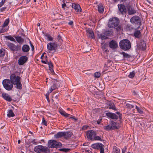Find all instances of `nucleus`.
Here are the masks:
<instances>
[{
	"instance_id": "nucleus-1",
	"label": "nucleus",
	"mask_w": 153,
	"mask_h": 153,
	"mask_svg": "<svg viewBox=\"0 0 153 153\" xmlns=\"http://www.w3.org/2000/svg\"><path fill=\"white\" fill-rule=\"evenodd\" d=\"M21 78L18 76H16L14 74H11L10 76V81L13 85H16V88L21 90L22 88V86L21 82Z\"/></svg>"
},
{
	"instance_id": "nucleus-2",
	"label": "nucleus",
	"mask_w": 153,
	"mask_h": 153,
	"mask_svg": "<svg viewBox=\"0 0 153 153\" xmlns=\"http://www.w3.org/2000/svg\"><path fill=\"white\" fill-rule=\"evenodd\" d=\"M119 45L120 48L124 51L129 50L131 46V42L128 39H124L121 40Z\"/></svg>"
},
{
	"instance_id": "nucleus-3",
	"label": "nucleus",
	"mask_w": 153,
	"mask_h": 153,
	"mask_svg": "<svg viewBox=\"0 0 153 153\" xmlns=\"http://www.w3.org/2000/svg\"><path fill=\"white\" fill-rule=\"evenodd\" d=\"M120 24V20L117 17H112L110 18L108 24V26L110 28L116 27Z\"/></svg>"
},
{
	"instance_id": "nucleus-4",
	"label": "nucleus",
	"mask_w": 153,
	"mask_h": 153,
	"mask_svg": "<svg viewBox=\"0 0 153 153\" xmlns=\"http://www.w3.org/2000/svg\"><path fill=\"white\" fill-rule=\"evenodd\" d=\"M34 151L37 153H49L50 151L48 147H44L42 145H38L34 148Z\"/></svg>"
},
{
	"instance_id": "nucleus-5",
	"label": "nucleus",
	"mask_w": 153,
	"mask_h": 153,
	"mask_svg": "<svg viewBox=\"0 0 153 153\" xmlns=\"http://www.w3.org/2000/svg\"><path fill=\"white\" fill-rule=\"evenodd\" d=\"M62 146V143L57 142L55 140H50L48 141V147L49 148H55L57 149Z\"/></svg>"
},
{
	"instance_id": "nucleus-6",
	"label": "nucleus",
	"mask_w": 153,
	"mask_h": 153,
	"mask_svg": "<svg viewBox=\"0 0 153 153\" xmlns=\"http://www.w3.org/2000/svg\"><path fill=\"white\" fill-rule=\"evenodd\" d=\"M2 84L4 88L7 91H10L13 88V85L9 79H4L2 82Z\"/></svg>"
},
{
	"instance_id": "nucleus-7",
	"label": "nucleus",
	"mask_w": 153,
	"mask_h": 153,
	"mask_svg": "<svg viewBox=\"0 0 153 153\" xmlns=\"http://www.w3.org/2000/svg\"><path fill=\"white\" fill-rule=\"evenodd\" d=\"M131 22L134 25H137V28H138L141 25V20L140 18L137 16L132 17L130 19Z\"/></svg>"
},
{
	"instance_id": "nucleus-8",
	"label": "nucleus",
	"mask_w": 153,
	"mask_h": 153,
	"mask_svg": "<svg viewBox=\"0 0 153 153\" xmlns=\"http://www.w3.org/2000/svg\"><path fill=\"white\" fill-rule=\"evenodd\" d=\"M91 147L95 149L100 150V153H104V146L101 143H96L91 145Z\"/></svg>"
},
{
	"instance_id": "nucleus-9",
	"label": "nucleus",
	"mask_w": 153,
	"mask_h": 153,
	"mask_svg": "<svg viewBox=\"0 0 153 153\" xmlns=\"http://www.w3.org/2000/svg\"><path fill=\"white\" fill-rule=\"evenodd\" d=\"M97 131L93 130H90L87 131L86 135L89 140L93 141L94 137L97 134Z\"/></svg>"
},
{
	"instance_id": "nucleus-10",
	"label": "nucleus",
	"mask_w": 153,
	"mask_h": 153,
	"mask_svg": "<svg viewBox=\"0 0 153 153\" xmlns=\"http://www.w3.org/2000/svg\"><path fill=\"white\" fill-rule=\"evenodd\" d=\"M7 45L10 49L13 51H17L20 50L21 47L18 45L16 46L14 44L10 42L7 43Z\"/></svg>"
},
{
	"instance_id": "nucleus-11",
	"label": "nucleus",
	"mask_w": 153,
	"mask_h": 153,
	"mask_svg": "<svg viewBox=\"0 0 153 153\" xmlns=\"http://www.w3.org/2000/svg\"><path fill=\"white\" fill-rule=\"evenodd\" d=\"M59 112L62 115L66 118L69 117V118L74 119L75 122L77 121V119L76 118L75 116L66 113L65 111L63 110H60L59 111Z\"/></svg>"
},
{
	"instance_id": "nucleus-12",
	"label": "nucleus",
	"mask_w": 153,
	"mask_h": 153,
	"mask_svg": "<svg viewBox=\"0 0 153 153\" xmlns=\"http://www.w3.org/2000/svg\"><path fill=\"white\" fill-rule=\"evenodd\" d=\"M28 58L26 56H22L19 59L18 63L19 65H23L27 61Z\"/></svg>"
},
{
	"instance_id": "nucleus-13",
	"label": "nucleus",
	"mask_w": 153,
	"mask_h": 153,
	"mask_svg": "<svg viewBox=\"0 0 153 153\" xmlns=\"http://www.w3.org/2000/svg\"><path fill=\"white\" fill-rule=\"evenodd\" d=\"M57 44L54 42H50L48 44L47 48L48 50L56 51L57 48Z\"/></svg>"
},
{
	"instance_id": "nucleus-14",
	"label": "nucleus",
	"mask_w": 153,
	"mask_h": 153,
	"mask_svg": "<svg viewBox=\"0 0 153 153\" xmlns=\"http://www.w3.org/2000/svg\"><path fill=\"white\" fill-rule=\"evenodd\" d=\"M137 47L138 49L143 51L146 50V45L145 42L143 41H141L139 44L137 45Z\"/></svg>"
},
{
	"instance_id": "nucleus-15",
	"label": "nucleus",
	"mask_w": 153,
	"mask_h": 153,
	"mask_svg": "<svg viewBox=\"0 0 153 153\" xmlns=\"http://www.w3.org/2000/svg\"><path fill=\"white\" fill-rule=\"evenodd\" d=\"M108 46L111 48L113 49H115L118 47L117 42L113 40H111L109 42Z\"/></svg>"
},
{
	"instance_id": "nucleus-16",
	"label": "nucleus",
	"mask_w": 153,
	"mask_h": 153,
	"mask_svg": "<svg viewBox=\"0 0 153 153\" xmlns=\"http://www.w3.org/2000/svg\"><path fill=\"white\" fill-rule=\"evenodd\" d=\"M72 8L74 9L76 12H80L82 11V9L79 4L73 3L72 4Z\"/></svg>"
},
{
	"instance_id": "nucleus-17",
	"label": "nucleus",
	"mask_w": 153,
	"mask_h": 153,
	"mask_svg": "<svg viewBox=\"0 0 153 153\" xmlns=\"http://www.w3.org/2000/svg\"><path fill=\"white\" fill-rule=\"evenodd\" d=\"M106 115L112 119L117 120L118 118V116L115 114L111 112L106 113Z\"/></svg>"
},
{
	"instance_id": "nucleus-18",
	"label": "nucleus",
	"mask_w": 153,
	"mask_h": 153,
	"mask_svg": "<svg viewBox=\"0 0 153 153\" xmlns=\"http://www.w3.org/2000/svg\"><path fill=\"white\" fill-rule=\"evenodd\" d=\"M118 7L119 10L121 14H124L126 13V10L124 5L122 4H119Z\"/></svg>"
},
{
	"instance_id": "nucleus-19",
	"label": "nucleus",
	"mask_w": 153,
	"mask_h": 153,
	"mask_svg": "<svg viewBox=\"0 0 153 153\" xmlns=\"http://www.w3.org/2000/svg\"><path fill=\"white\" fill-rule=\"evenodd\" d=\"M2 97L6 100L8 102L11 101L12 99L8 94L4 93L2 94Z\"/></svg>"
},
{
	"instance_id": "nucleus-20",
	"label": "nucleus",
	"mask_w": 153,
	"mask_h": 153,
	"mask_svg": "<svg viewBox=\"0 0 153 153\" xmlns=\"http://www.w3.org/2000/svg\"><path fill=\"white\" fill-rule=\"evenodd\" d=\"M65 134V132H59L54 135V137L55 138H58L64 137Z\"/></svg>"
},
{
	"instance_id": "nucleus-21",
	"label": "nucleus",
	"mask_w": 153,
	"mask_h": 153,
	"mask_svg": "<svg viewBox=\"0 0 153 153\" xmlns=\"http://www.w3.org/2000/svg\"><path fill=\"white\" fill-rule=\"evenodd\" d=\"M86 32L87 33L89 34V37H90L91 39H92L94 38L95 37L94 33L92 30H90V29L88 28L86 30Z\"/></svg>"
},
{
	"instance_id": "nucleus-22",
	"label": "nucleus",
	"mask_w": 153,
	"mask_h": 153,
	"mask_svg": "<svg viewBox=\"0 0 153 153\" xmlns=\"http://www.w3.org/2000/svg\"><path fill=\"white\" fill-rule=\"evenodd\" d=\"M15 38L17 42L19 44H22L24 43V39L21 36H15Z\"/></svg>"
},
{
	"instance_id": "nucleus-23",
	"label": "nucleus",
	"mask_w": 153,
	"mask_h": 153,
	"mask_svg": "<svg viewBox=\"0 0 153 153\" xmlns=\"http://www.w3.org/2000/svg\"><path fill=\"white\" fill-rule=\"evenodd\" d=\"M113 32V29H111L108 30H105L103 32V34L106 36H109L112 34Z\"/></svg>"
},
{
	"instance_id": "nucleus-24",
	"label": "nucleus",
	"mask_w": 153,
	"mask_h": 153,
	"mask_svg": "<svg viewBox=\"0 0 153 153\" xmlns=\"http://www.w3.org/2000/svg\"><path fill=\"white\" fill-rule=\"evenodd\" d=\"M30 47L27 45H24L22 48V50L23 52L27 53L30 50Z\"/></svg>"
},
{
	"instance_id": "nucleus-25",
	"label": "nucleus",
	"mask_w": 153,
	"mask_h": 153,
	"mask_svg": "<svg viewBox=\"0 0 153 153\" xmlns=\"http://www.w3.org/2000/svg\"><path fill=\"white\" fill-rule=\"evenodd\" d=\"M46 64H48L49 66V69L50 70L51 72L53 73L54 74L55 73L54 72L53 69V65L52 63L51 62V61H50L48 62Z\"/></svg>"
},
{
	"instance_id": "nucleus-26",
	"label": "nucleus",
	"mask_w": 153,
	"mask_h": 153,
	"mask_svg": "<svg viewBox=\"0 0 153 153\" xmlns=\"http://www.w3.org/2000/svg\"><path fill=\"white\" fill-rule=\"evenodd\" d=\"M134 35L135 37L137 38H140L141 36V33L140 30H135Z\"/></svg>"
},
{
	"instance_id": "nucleus-27",
	"label": "nucleus",
	"mask_w": 153,
	"mask_h": 153,
	"mask_svg": "<svg viewBox=\"0 0 153 153\" xmlns=\"http://www.w3.org/2000/svg\"><path fill=\"white\" fill-rule=\"evenodd\" d=\"M65 135L64 136V137L66 139H68L71 137V136L73 135V133L71 131H67L66 132H65Z\"/></svg>"
},
{
	"instance_id": "nucleus-28",
	"label": "nucleus",
	"mask_w": 153,
	"mask_h": 153,
	"mask_svg": "<svg viewBox=\"0 0 153 153\" xmlns=\"http://www.w3.org/2000/svg\"><path fill=\"white\" fill-rule=\"evenodd\" d=\"M108 108L109 109H111L115 111L117 110V109H116L114 103L113 102H110L109 103Z\"/></svg>"
},
{
	"instance_id": "nucleus-29",
	"label": "nucleus",
	"mask_w": 153,
	"mask_h": 153,
	"mask_svg": "<svg viewBox=\"0 0 153 153\" xmlns=\"http://www.w3.org/2000/svg\"><path fill=\"white\" fill-rule=\"evenodd\" d=\"M7 115L8 117H14L15 115L12 110H10L8 111Z\"/></svg>"
},
{
	"instance_id": "nucleus-30",
	"label": "nucleus",
	"mask_w": 153,
	"mask_h": 153,
	"mask_svg": "<svg viewBox=\"0 0 153 153\" xmlns=\"http://www.w3.org/2000/svg\"><path fill=\"white\" fill-rule=\"evenodd\" d=\"M117 123L116 122H113L111 126L112 130L118 129L119 128V127L117 126Z\"/></svg>"
},
{
	"instance_id": "nucleus-31",
	"label": "nucleus",
	"mask_w": 153,
	"mask_h": 153,
	"mask_svg": "<svg viewBox=\"0 0 153 153\" xmlns=\"http://www.w3.org/2000/svg\"><path fill=\"white\" fill-rule=\"evenodd\" d=\"M41 59H42V62L45 64H47L49 62L48 60L47 56L46 55H45L44 57Z\"/></svg>"
},
{
	"instance_id": "nucleus-32",
	"label": "nucleus",
	"mask_w": 153,
	"mask_h": 153,
	"mask_svg": "<svg viewBox=\"0 0 153 153\" xmlns=\"http://www.w3.org/2000/svg\"><path fill=\"white\" fill-rule=\"evenodd\" d=\"M98 10L100 13H102L104 11L103 6L102 5H99L98 6Z\"/></svg>"
},
{
	"instance_id": "nucleus-33",
	"label": "nucleus",
	"mask_w": 153,
	"mask_h": 153,
	"mask_svg": "<svg viewBox=\"0 0 153 153\" xmlns=\"http://www.w3.org/2000/svg\"><path fill=\"white\" fill-rule=\"evenodd\" d=\"M102 137L101 136H97V135H95L93 138V140H99L102 141Z\"/></svg>"
},
{
	"instance_id": "nucleus-34",
	"label": "nucleus",
	"mask_w": 153,
	"mask_h": 153,
	"mask_svg": "<svg viewBox=\"0 0 153 153\" xmlns=\"http://www.w3.org/2000/svg\"><path fill=\"white\" fill-rule=\"evenodd\" d=\"M120 54L123 55V58L128 59L131 57V56L129 55L124 52L121 53Z\"/></svg>"
},
{
	"instance_id": "nucleus-35",
	"label": "nucleus",
	"mask_w": 153,
	"mask_h": 153,
	"mask_svg": "<svg viewBox=\"0 0 153 153\" xmlns=\"http://www.w3.org/2000/svg\"><path fill=\"white\" fill-rule=\"evenodd\" d=\"M98 36L99 39H100L102 40L104 39H108V37L105 36L104 35H102L101 34H98Z\"/></svg>"
},
{
	"instance_id": "nucleus-36",
	"label": "nucleus",
	"mask_w": 153,
	"mask_h": 153,
	"mask_svg": "<svg viewBox=\"0 0 153 153\" xmlns=\"http://www.w3.org/2000/svg\"><path fill=\"white\" fill-rule=\"evenodd\" d=\"M113 153H120V150L116 146H114L113 149Z\"/></svg>"
},
{
	"instance_id": "nucleus-37",
	"label": "nucleus",
	"mask_w": 153,
	"mask_h": 153,
	"mask_svg": "<svg viewBox=\"0 0 153 153\" xmlns=\"http://www.w3.org/2000/svg\"><path fill=\"white\" fill-rule=\"evenodd\" d=\"M5 38L11 41L16 42V40L11 35L6 36H5Z\"/></svg>"
},
{
	"instance_id": "nucleus-38",
	"label": "nucleus",
	"mask_w": 153,
	"mask_h": 153,
	"mask_svg": "<svg viewBox=\"0 0 153 153\" xmlns=\"http://www.w3.org/2000/svg\"><path fill=\"white\" fill-rule=\"evenodd\" d=\"M10 22V19L9 18H8L6 19L5 21L4 22V23L3 25V26L4 27H5L6 26H7L8 25Z\"/></svg>"
},
{
	"instance_id": "nucleus-39",
	"label": "nucleus",
	"mask_w": 153,
	"mask_h": 153,
	"mask_svg": "<svg viewBox=\"0 0 153 153\" xmlns=\"http://www.w3.org/2000/svg\"><path fill=\"white\" fill-rule=\"evenodd\" d=\"M103 127L104 129L106 131H109L112 130L111 126L109 125L104 126Z\"/></svg>"
},
{
	"instance_id": "nucleus-40",
	"label": "nucleus",
	"mask_w": 153,
	"mask_h": 153,
	"mask_svg": "<svg viewBox=\"0 0 153 153\" xmlns=\"http://www.w3.org/2000/svg\"><path fill=\"white\" fill-rule=\"evenodd\" d=\"M116 30L117 32H120L122 30H123V28L121 25H119L116 28Z\"/></svg>"
},
{
	"instance_id": "nucleus-41",
	"label": "nucleus",
	"mask_w": 153,
	"mask_h": 153,
	"mask_svg": "<svg viewBox=\"0 0 153 153\" xmlns=\"http://www.w3.org/2000/svg\"><path fill=\"white\" fill-rule=\"evenodd\" d=\"M58 150L60 151L64 152H68L70 151L71 149L69 148H62L59 149H58Z\"/></svg>"
},
{
	"instance_id": "nucleus-42",
	"label": "nucleus",
	"mask_w": 153,
	"mask_h": 153,
	"mask_svg": "<svg viewBox=\"0 0 153 153\" xmlns=\"http://www.w3.org/2000/svg\"><path fill=\"white\" fill-rule=\"evenodd\" d=\"M45 36L47 37V39L49 41H52L53 40V38L48 33H46Z\"/></svg>"
},
{
	"instance_id": "nucleus-43",
	"label": "nucleus",
	"mask_w": 153,
	"mask_h": 153,
	"mask_svg": "<svg viewBox=\"0 0 153 153\" xmlns=\"http://www.w3.org/2000/svg\"><path fill=\"white\" fill-rule=\"evenodd\" d=\"M12 2H8L5 4V6L7 8V9L8 10H9V9L11 7V4Z\"/></svg>"
},
{
	"instance_id": "nucleus-44",
	"label": "nucleus",
	"mask_w": 153,
	"mask_h": 153,
	"mask_svg": "<svg viewBox=\"0 0 153 153\" xmlns=\"http://www.w3.org/2000/svg\"><path fill=\"white\" fill-rule=\"evenodd\" d=\"M73 9H72L71 7H68L66 8L65 10L66 12L68 13H71Z\"/></svg>"
},
{
	"instance_id": "nucleus-45",
	"label": "nucleus",
	"mask_w": 153,
	"mask_h": 153,
	"mask_svg": "<svg viewBox=\"0 0 153 153\" xmlns=\"http://www.w3.org/2000/svg\"><path fill=\"white\" fill-rule=\"evenodd\" d=\"M135 76V72L134 71H133L130 73L129 75H128V77L130 78H132L134 77Z\"/></svg>"
},
{
	"instance_id": "nucleus-46",
	"label": "nucleus",
	"mask_w": 153,
	"mask_h": 153,
	"mask_svg": "<svg viewBox=\"0 0 153 153\" xmlns=\"http://www.w3.org/2000/svg\"><path fill=\"white\" fill-rule=\"evenodd\" d=\"M95 88H96L94 86L91 87L90 88L89 90V91L91 93H92V94H94V93L95 92L94 91V90H95Z\"/></svg>"
},
{
	"instance_id": "nucleus-47",
	"label": "nucleus",
	"mask_w": 153,
	"mask_h": 153,
	"mask_svg": "<svg viewBox=\"0 0 153 153\" xmlns=\"http://www.w3.org/2000/svg\"><path fill=\"white\" fill-rule=\"evenodd\" d=\"M135 108L137 109L138 112L140 114L143 113V111L141 109L138 107L136 105L135 106Z\"/></svg>"
},
{
	"instance_id": "nucleus-48",
	"label": "nucleus",
	"mask_w": 153,
	"mask_h": 153,
	"mask_svg": "<svg viewBox=\"0 0 153 153\" xmlns=\"http://www.w3.org/2000/svg\"><path fill=\"white\" fill-rule=\"evenodd\" d=\"M126 106L127 108L129 109H131L132 108H134V105L128 103H127L126 104Z\"/></svg>"
},
{
	"instance_id": "nucleus-49",
	"label": "nucleus",
	"mask_w": 153,
	"mask_h": 153,
	"mask_svg": "<svg viewBox=\"0 0 153 153\" xmlns=\"http://www.w3.org/2000/svg\"><path fill=\"white\" fill-rule=\"evenodd\" d=\"M128 12L129 14L132 15L135 13L136 11L135 10L131 9V10L130 9L128 10Z\"/></svg>"
},
{
	"instance_id": "nucleus-50",
	"label": "nucleus",
	"mask_w": 153,
	"mask_h": 153,
	"mask_svg": "<svg viewBox=\"0 0 153 153\" xmlns=\"http://www.w3.org/2000/svg\"><path fill=\"white\" fill-rule=\"evenodd\" d=\"M29 141V144H30L31 143H32L34 145H36L37 144V143L35 141V139H30Z\"/></svg>"
},
{
	"instance_id": "nucleus-51",
	"label": "nucleus",
	"mask_w": 153,
	"mask_h": 153,
	"mask_svg": "<svg viewBox=\"0 0 153 153\" xmlns=\"http://www.w3.org/2000/svg\"><path fill=\"white\" fill-rule=\"evenodd\" d=\"M94 76L96 78H99L100 76V73L99 72H97L94 74Z\"/></svg>"
},
{
	"instance_id": "nucleus-52",
	"label": "nucleus",
	"mask_w": 153,
	"mask_h": 153,
	"mask_svg": "<svg viewBox=\"0 0 153 153\" xmlns=\"http://www.w3.org/2000/svg\"><path fill=\"white\" fill-rule=\"evenodd\" d=\"M57 39L59 42L61 43L62 42V37L59 35L58 36Z\"/></svg>"
},
{
	"instance_id": "nucleus-53",
	"label": "nucleus",
	"mask_w": 153,
	"mask_h": 153,
	"mask_svg": "<svg viewBox=\"0 0 153 153\" xmlns=\"http://www.w3.org/2000/svg\"><path fill=\"white\" fill-rule=\"evenodd\" d=\"M47 121L45 120L44 118L43 117L42 118V123L43 125L46 126L47 125Z\"/></svg>"
},
{
	"instance_id": "nucleus-54",
	"label": "nucleus",
	"mask_w": 153,
	"mask_h": 153,
	"mask_svg": "<svg viewBox=\"0 0 153 153\" xmlns=\"http://www.w3.org/2000/svg\"><path fill=\"white\" fill-rule=\"evenodd\" d=\"M51 88L53 90L56 89L57 88V86L56 84L53 83V85L51 86Z\"/></svg>"
},
{
	"instance_id": "nucleus-55",
	"label": "nucleus",
	"mask_w": 153,
	"mask_h": 153,
	"mask_svg": "<svg viewBox=\"0 0 153 153\" xmlns=\"http://www.w3.org/2000/svg\"><path fill=\"white\" fill-rule=\"evenodd\" d=\"M49 93L48 92L45 95L46 99L48 102H50V100H49Z\"/></svg>"
},
{
	"instance_id": "nucleus-56",
	"label": "nucleus",
	"mask_w": 153,
	"mask_h": 153,
	"mask_svg": "<svg viewBox=\"0 0 153 153\" xmlns=\"http://www.w3.org/2000/svg\"><path fill=\"white\" fill-rule=\"evenodd\" d=\"M0 10L1 12H3V11H4L6 10H8L7 9V8H6V7H5V6H4V7L1 8L0 9Z\"/></svg>"
},
{
	"instance_id": "nucleus-57",
	"label": "nucleus",
	"mask_w": 153,
	"mask_h": 153,
	"mask_svg": "<svg viewBox=\"0 0 153 153\" xmlns=\"http://www.w3.org/2000/svg\"><path fill=\"white\" fill-rule=\"evenodd\" d=\"M30 44L31 48V50L32 51H34V47L33 45L32 44L30 40L29 41Z\"/></svg>"
},
{
	"instance_id": "nucleus-58",
	"label": "nucleus",
	"mask_w": 153,
	"mask_h": 153,
	"mask_svg": "<svg viewBox=\"0 0 153 153\" xmlns=\"http://www.w3.org/2000/svg\"><path fill=\"white\" fill-rule=\"evenodd\" d=\"M4 52L1 50H0V56L1 57L4 56Z\"/></svg>"
},
{
	"instance_id": "nucleus-59",
	"label": "nucleus",
	"mask_w": 153,
	"mask_h": 153,
	"mask_svg": "<svg viewBox=\"0 0 153 153\" xmlns=\"http://www.w3.org/2000/svg\"><path fill=\"white\" fill-rule=\"evenodd\" d=\"M63 2V3L62 4V7L63 9H65V7H66L67 6L66 5V4L65 3V1H62Z\"/></svg>"
},
{
	"instance_id": "nucleus-60",
	"label": "nucleus",
	"mask_w": 153,
	"mask_h": 153,
	"mask_svg": "<svg viewBox=\"0 0 153 153\" xmlns=\"http://www.w3.org/2000/svg\"><path fill=\"white\" fill-rule=\"evenodd\" d=\"M55 99H56V104H58V102H59V100L58 98V96L56 95V96L54 98Z\"/></svg>"
},
{
	"instance_id": "nucleus-61",
	"label": "nucleus",
	"mask_w": 153,
	"mask_h": 153,
	"mask_svg": "<svg viewBox=\"0 0 153 153\" xmlns=\"http://www.w3.org/2000/svg\"><path fill=\"white\" fill-rule=\"evenodd\" d=\"M88 127V126H83L82 128V130H85L87 129Z\"/></svg>"
},
{
	"instance_id": "nucleus-62",
	"label": "nucleus",
	"mask_w": 153,
	"mask_h": 153,
	"mask_svg": "<svg viewBox=\"0 0 153 153\" xmlns=\"http://www.w3.org/2000/svg\"><path fill=\"white\" fill-rule=\"evenodd\" d=\"M5 2V1L2 0L0 2V7H1L4 4Z\"/></svg>"
},
{
	"instance_id": "nucleus-63",
	"label": "nucleus",
	"mask_w": 153,
	"mask_h": 153,
	"mask_svg": "<svg viewBox=\"0 0 153 153\" xmlns=\"http://www.w3.org/2000/svg\"><path fill=\"white\" fill-rule=\"evenodd\" d=\"M126 149V146H125L123 149H122V153H125Z\"/></svg>"
},
{
	"instance_id": "nucleus-64",
	"label": "nucleus",
	"mask_w": 153,
	"mask_h": 153,
	"mask_svg": "<svg viewBox=\"0 0 153 153\" xmlns=\"http://www.w3.org/2000/svg\"><path fill=\"white\" fill-rule=\"evenodd\" d=\"M118 115H119V117L120 119L122 118V114H121L120 112H117L116 113Z\"/></svg>"
}]
</instances>
